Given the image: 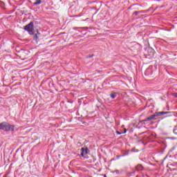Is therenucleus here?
<instances>
[{"label": "nucleus", "mask_w": 177, "mask_h": 177, "mask_svg": "<svg viewBox=\"0 0 177 177\" xmlns=\"http://www.w3.org/2000/svg\"><path fill=\"white\" fill-rule=\"evenodd\" d=\"M0 129L8 132L9 131H15V125L10 124L6 122H3L0 123Z\"/></svg>", "instance_id": "1"}, {"label": "nucleus", "mask_w": 177, "mask_h": 177, "mask_svg": "<svg viewBox=\"0 0 177 177\" xmlns=\"http://www.w3.org/2000/svg\"><path fill=\"white\" fill-rule=\"evenodd\" d=\"M24 30L26 31H28L29 34L30 35H32L34 34V22L30 21L28 25H26Z\"/></svg>", "instance_id": "2"}, {"label": "nucleus", "mask_w": 177, "mask_h": 177, "mask_svg": "<svg viewBox=\"0 0 177 177\" xmlns=\"http://www.w3.org/2000/svg\"><path fill=\"white\" fill-rule=\"evenodd\" d=\"M169 112H165V111H162V112H156L154 115H152L149 117H148L144 121H150V120H153L154 117H157V115H162L163 114H168Z\"/></svg>", "instance_id": "3"}, {"label": "nucleus", "mask_w": 177, "mask_h": 177, "mask_svg": "<svg viewBox=\"0 0 177 177\" xmlns=\"http://www.w3.org/2000/svg\"><path fill=\"white\" fill-rule=\"evenodd\" d=\"M85 154H88V149L87 148H82V153L81 156L82 157H84Z\"/></svg>", "instance_id": "4"}, {"label": "nucleus", "mask_w": 177, "mask_h": 177, "mask_svg": "<svg viewBox=\"0 0 177 177\" xmlns=\"http://www.w3.org/2000/svg\"><path fill=\"white\" fill-rule=\"evenodd\" d=\"M136 171H142L143 170V166L142 165H138L136 167Z\"/></svg>", "instance_id": "5"}, {"label": "nucleus", "mask_w": 177, "mask_h": 177, "mask_svg": "<svg viewBox=\"0 0 177 177\" xmlns=\"http://www.w3.org/2000/svg\"><path fill=\"white\" fill-rule=\"evenodd\" d=\"M41 3H42V1H41V0H37L36 2H35V3H33V5H35V6L41 5Z\"/></svg>", "instance_id": "6"}, {"label": "nucleus", "mask_w": 177, "mask_h": 177, "mask_svg": "<svg viewBox=\"0 0 177 177\" xmlns=\"http://www.w3.org/2000/svg\"><path fill=\"white\" fill-rule=\"evenodd\" d=\"M116 96H117V93H112L110 95V97H111V99H115Z\"/></svg>", "instance_id": "7"}, {"label": "nucleus", "mask_w": 177, "mask_h": 177, "mask_svg": "<svg viewBox=\"0 0 177 177\" xmlns=\"http://www.w3.org/2000/svg\"><path fill=\"white\" fill-rule=\"evenodd\" d=\"M175 135H177V127H176L174 129V131H173Z\"/></svg>", "instance_id": "8"}, {"label": "nucleus", "mask_w": 177, "mask_h": 177, "mask_svg": "<svg viewBox=\"0 0 177 177\" xmlns=\"http://www.w3.org/2000/svg\"><path fill=\"white\" fill-rule=\"evenodd\" d=\"M133 174H135V171H132L131 173H130V175H129V176H133Z\"/></svg>", "instance_id": "9"}, {"label": "nucleus", "mask_w": 177, "mask_h": 177, "mask_svg": "<svg viewBox=\"0 0 177 177\" xmlns=\"http://www.w3.org/2000/svg\"><path fill=\"white\" fill-rule=\"evenodd\" d=\"M115 174H120L121 172L120 171V170H115L114 171Z\"/></svg>", "instance_id": "10"}, {"label": "nucleus", "mask_w": 177, "mask_h": 177, "mask_svg": "<svg viewBox=\"0 0 177 177\" xmlns=\"http://www.w3.org/2000/svg\"><path fill=\"white\" fill-rule=\"evenodd\" d=\"M116 133H117V135H121V133H121L120 131H116Z\"/></svg>", "instance_id": "11"}, {"label": "nucleus", "mask_w": 177, "mask_h": 177, "mask_svg": "<svg viewBox=\"0 0 177 177\" xmlns=\"http://www.w3.org/2000/svg\"><path fill=\"white\" fill-rule=\"evenodd\" d=\"M122 133H127V129H124V132H122Z\"/></svg>", "instance_id": "12"}, {"label": "nucleus", "mask_w": 177, "mask_h": 177, "mask_svg": "<svg viewBox=\"0 0 177 177\" xmlns=\"http://www.w3.org/2000/svg\"><path fill=\"white\" fill-rule=\"evenodd\" d=\"M128 153H126V154H124V155H122V157H124V156H127Z\"/></svg>", "instance_id": "13"}, {"label": "nucleus", "mask_w": 177, "mask_h": 177, "mask_svg": "<svg viewBox=\"0 0 177 177\" xmlns=\"http://www.w3.org/2000/svg\"><path fill=\"white\" fill-rule=\"evenodd\" d=\"M135 14L136 15H139V12H136Z\"/></svg>", "instance_id": "14"}, {"label": "nucleus", "mask_w": 177, "mask_h": 177, "mask_svg": "<svg viewBox=\"0 0 177 177\" xmlns=\"http://www.w3.org/2000/svg\"><path fill=\"white\" fill-rule=\"evenodd\" d=\"M145 140H146V138H144V139H143V142H145Z\"/></svg>", "instance_id": "15"}, {"label": "nucleus", "mask_w": 177, "mask_h": 177, "mask_svg": "<svg viewBox=\"0 0 177 177\" xmlns=\"http://www.w3.org/2000/svg\"><path fill=\"white\" fill-rule=\"evenodd\" d=\"M104 177H106V175H104Z\"/></svg>", "instance_id": "16"}, {"label": "nucleus", "mask_w": 177, "mask_h": 177, "mask_svg": "<svg viewBox=\"0 0 177 177\" xmlns=\"http://www.w3.org/2000/svg\"><path fill=\"white\" fill-rule=\"evenodd\" d=\"M35 37H36V38H37V35H35Z\"/></svg>", "instance_id": "17"}]
</instances>
